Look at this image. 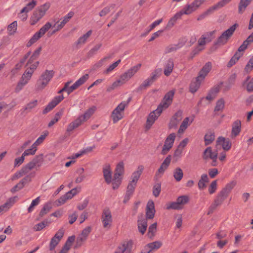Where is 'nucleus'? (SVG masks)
<instances>
[{
  "label": "nucleus",
  "instance_id": "obj_1",
  "mask_svg": "<svg viewBox=\"0 0 253 253\" xmlns=\"http://www.w3.org/2000/svg\"><path fill=\"white\" fill-rule=\"evenodd\" d=\"M43 161V155L41 154L36 156L30 162L22 167L21 169L15 174L16 178L28 173L32 169L41 166Z\"/></svg>",
  "mask_w": 253,
  "mask_h": 253
},
{
  "label": "nucleus",
  "instance_id": "obj_2",
  "mask_svg": "<svg viewBox=\"0 0 253 253\" xmlns=\"http://www.w3.org/2000/svg\"><path fill=\"white\" fill-rule=\"evenodd\" d=\"M50 7L49 3H45L37 7L32 12L30 18V25H35L39 22L45 15L46 11Z\"/></svg>",
  "mask_w": 253,
  "mask_h": 253
},
{
  "label": "nucleus",
  "instance_id": "obj_3",
  "mask_svg": "<svg viewBox=\"0 0 253 253\" xmlns=\"http://www.w3.org/2000/svg\"><path fill=\"white\" fill-rule=\"evenodd\" d=\"M54 75V72L53 70H45L40 76L38 80L35 88L37 90H42L43 89L51 80Z\"/></svg>",
  "mask_w": 253,
  "mask_h": 253
},
{
  "label": "nucleus",
  "instance_id": "obj_4",
  "mask_svg": "<svg viewBox=\"0 0 253 253\" xmlns=\"http://www.w3.org/2000/svg\"><path fill=\"white\" fill-rule=\"evenodd\" d=\"M234 186L235 183L234 182L227 184L225 187L218 194L216 199L213 202L212 208H214L215 207H218L221 205L227 198Z\"/></svg>",
  "mask_w": 253,
  "mask_h": 253
},
{
  "label": "nucleus",
  "instance_id": "obj_5",
  "mask_svg": "<svg viewBox=\"0 0 253 253\" xmlns=\"http://www.w3.org/2000/svg\"><path fill=\"white\" fill-rule=\"evenodd\" d=\"M131 100V98H129L126 101H123L119 104L117 107L113 111L111 115V118L114 123H117L123 117V112Z\"/></svg>",
  "mask_w": 253,
  "mask_h": 253
},
{
  "label": "nucleus",
  "instance_id": "obj_6",
  "mask_svg": "<svg viewBox=\"0 0 253 253\" xmlns=\"http://www.w3.org/2000/svg\"><path fill=\"white\" fill-rule=\"evenodd\" d=\"M238 26V24L235 23L229 29L223 32L221 36L217 39L216 44L219 45L226 44L232 36Z\"/></svg>",
  "mask_w": 253,
  "mask_h": 253
},
{
  "label": "nucleus",
  "instance_id": "obj_7",
  "mask_svg": "<svg viewBox=\"0 0 253 253\" xmlns=\"http://www.w3.org/2000/svg\"><path fill=\"white\" fill-rule=\"evenodd\" d=\"M189 201V197L186 195L178 197L175 202H171L167 205V210H180Z\"/></svg>",
  "mask_w": 253,
  "mask_h": 253
},
{
  "label": "nucleus",
  "instance_id": "obj_8",
  "mask_svg": "<svg viewBox=\"0 0 253 253\" xmlns=\"http://www.w3.org/2000/svg\"><path fill=\"white\" fill-rule=\"evenodd\" d=\"M175 93L174 90L168 92L164 96L162 102L158 106V110L163 112V110L168 108L171 104Z\"/></svg>",
  "mask_w": 253,
  "mask_h": 253
},
{
  "label": "nucleus",
  "instance_id": "obj_9",
  "mask_svg": "<svg viewBox=\"0 0 253 253\" xmlns=\"http://www.w3.org/2000/svg\"><path fill=\"white\" fill-rule=\"evenodd\" d=\"M217 155L218 154L216 151H212L211 148V147H209L207 148L204 151L203 154V158L206 160L209 159L212 160L211 165L212 166L215 167L217 165Z\"/></svg>",
  "mask_w": 253,
  "mask_h": 253
},
{
  "label": "nucleus",
  "instance_id": "obj_10",
  "mask_svg": "<svg viewBox=\"0 0 253 253\" xmlns=\"http://www.w3.org/2000/svg\"><path fill=\"white\" fill-rule=\"evenodd\" d=\"M88 79V75L85 74L78 79L73 85L69 86L71 82H68L65 83L66 86H67V92L68 94H70L75 89H77L80 85L84 84Z\"/></svg>",
  "mask_w": 253,
  "mask_h": 253
},
{
  "label": "nucleus",
  "instance_id": "obj_11",
  "mask_svg": "<svg viewBox=\"0 0 253 253\" xmlns=\"http://www.w3.org/2000/svg\"><path fill=\"white\" fill-rule=\"evenodd\" d=\"M101 221L104 228H110L113 218L110 211L108 209H104L101 215Z\"/></svg>",
  "mask_w": 253,
  "mask_h": 253
},
{
  "label": "nucleus",
  "instance_id": "obj_12",
  "mask_svg": "<svg viewBox=\"0 0 253 253\" xmlns=\"http://www.w3.org/2000/svg\"><path fill=\"white\" fill-rule=\"evenodd\" d=\"M176 137L174 133H170L166 138L161 153L163 155L166 154L172 148Z\"/></svg>",
  "mask_w": 253,
  "mask_h": 253
},
{
  "label": "nucleus",
  "instance_id": "obj_13",
  "mask_svg": "<svg viewBox=\"0 0 253 253\" xmlns=\"http://www.w3.org/2000/svg\"><path fill=\"white\" fill-rule=\"evenodd\" d=\"M206 0H194L190 4H186L183 8L185 10V15H189L197 10Z\"/></svg>",
  "mask_w": 253,
  "mask_h": 253
},
{
  "label": "nucleus",
  "instance_id": "obj_14",
  "mask_svg": "<svg viewBox=\"0 0 253 253\" xmlns=\"http://www.w3.org/2000/svg\"><path fill=\"white\" fill-rule=\"evenodd\" d=\"M63 99L64 96L63 95L55 96L43 110L42 113L43 114H47L62 101Z\"/></svg>",
  "mask_w": 253,
  "mask_h": 253
},
{
  "label": "nucleus",
  "instance_id": "obj_15",
  "mask_svg": "<svg viewBox=\"0 0 253 253\" xmlns=\"http://www.w3.org/2000/svg\"><path fill=\"white\" fill-rule=\"evenodd\" d=\"M63 235L64 230L63 229H60L51 239L49 244V249L50 251H52L55 249L62 238Z\"/></svg>",
  "mask_w": 253,
  "mask_h": 253
},
{
  "label": "nucleus",
  "instance_id": "obj_16",
  "mask_svg": "<svg viewBox=\"0 0 253 253\" xmlns=\"http://www.w3.org/2000/svg\"><path fill=\"white\" fill-rule=\"evenodd\" d=\"M162 112H160L158 110V107L157 109L153 111L149 115L147 118L146 127L149 129L152 125L154 123L155 121L158 119L159 116L161 115Z\"/></svg>",
  "mask_w": 253,
  "mask_h": 253
},
{
  "label": "nucleus",
  "instance_id": "obj_17",
  "mask_svg": "<svg viewBox=\"0 0 253 253\" xmlns=\"http://www.w3.org/2000/svg\"><path fill=\"white\" fill-rule=\"evenodd\" d=\"M102 172L105 182L107 184L111 183L112 180V170L109 164H105L103 166Z\"/></svg>",
  "mask_w": 253,
  "mask_h": 253
},
{
  "label": "nucleus",
  "instance_id": "obj_18",
  "mask_svg": "<svg viewBox=\"0 0 253 253\" xmlns=\"http://www.w3.org/2000/svg\"><path fill=\"white\" fill-rule=\"evenodd\" d=\"M182 112L180 110L176 112L171 118L169 123V127L170 128L176 127L179 122L182 119Z\"/></svg>",
  "mask_w": 253,
  "mask_h": 253
},
{
  "label": "nucleus",
  "instance_id": "obj_19",
  "mask_svg": "<svg viewBox=\"0 0 253 253\" xmlns=\"http://www.w3.org/2000/svg\"><path fill=\"white\" fill-rule=\"evenodd\" d=\"M162 245L160 241H155L150 243L145 246L144 249L141 252V253H150L152 251L158 250Z\"/></svg>",
  "mask_w": 253,
  "mask_h": 253
},
{
  "label": "nucleus",
  "instance_id": "obj_20",
  "mask_svg": "<svg viewBox=\"0 0 253 253\" xmlns=\"http://www.w3.org/2000/svg\"><path fill=\"white\" fill-rule=\"evenodd\" d=\"M146 219H153L155 216V213L156 212L155 209L154 203L153 201L149 200L147 204L146 209Z\"/></svg>",
  "mask_w": 253,
  "mask_h": 253
},
{
  "label": "nucleus",
  "instance_id": "obj_21",
  "mask_svg": "<svg viewBox=\"0 0 253 253\" xmlns=\"http://www.w3.org/2000/svg\"><path fill=\"white\" fill-rule=\"evenodd\" d=\"M91 227L90 226H87L84 228L81 234L77 239V243L79 246L82 245V242L85 241L87 239V236L91 232Z\"/></svg>",
  "mask_w": 253,
  "mask_h": 253
},
{
  "label": "nucleus",
  "instance_id": "obj_22",
  "mask_svg": "<svg viewBox=\"0 0 253 253\" xmlns=\"http://www.w3.org/2000/svg\"><path fill=\"white\" fill-rule=\"evenodd\" d=\"M217 145H221L225 151L229 150L232 146V143L229 139L223 137H219L216 140Z\"/></svg>",
  "mask_w": 253,
  "mask_h": 253
},
{
  "label": "nucleus",
  "instance_id": "obj_23",
  "mask_svg": "<svg viewBox=\"0 0 253 253\" xmlns=\"http://www.w3.org/2000/svg\"><path fill=\"white\" fill-rule=\"evenodd\" d=\"M138 228L139 231L142 234H144L147 228V220L143 217L142 214L139 216L138 219Z\"/></svg>",
  "mask_w": 253,
  "mask_h": 253
},
{
  "label": "nucleus",
  "instance_id": "obj_24",
  "mask_svg": "<svg viewBox=\"0 0 253 253\" xmlns=\"http://www.w3.org/2000/svg\"><path fill=\"white\" fill-rule=\"evenodd\" d=\"M171 161V156L169 155L162 163L161 166L159 168L157 172L156 175L161 177L164 173L165 171L167 169L170 164Z\"/></svg>",
  "mask_w": 253,
  "mask_h": 253
},
{
  "label": "nucleus",
  "instance_id": "obj_25",
  "mask_svg": "<svg viewBox=\"0 0 253 253\" xmlns=\"http://www.w3.org/2000/svg\"><path fill=\"white\" fill-rule=\"evenodd\" d=\"M211 63L208 62L205 64L199 73L198 79L204 80L211 69Z\"/></svg>",
  "mask_w": 253,
  "mask_h": 253
},
{
  "label": "nucleus",
  "instance_id": "obj_26",
  "mask_svg": "<svg viewBox=\"0 0 253 253\" xmlns=\"http://www.w3.org/2000/svg\"><path fill=\"white\" fill-rule=\"evenodd\" d=\"M18 197L14 196L10 198L6 203L0 206V214L7 211L16 201Z\"/></svg>",
  "mask_w": 253,
  "mask_h": 253
},
{
  "label": "nucleus",
  "instance_id": "obj_27",
  "mask_svg": "<svg viewBox=\"0 0 253 253\" xmlns=\"http://www.w3.org/2000/svg\"><path fill=\"white\" fill-rule=\"evenodd\" d=\"M136 184L129 182L127 187V190L125 196L124 203H126L127 202L131 196L132 195L135 190Z\"/></svg>",
  "mask_w": 253,
  "mask_h": 253
},
{
  "label": "nucleus",
  "instance_id": "obj_28",
  "mask_svg": "<svg viewBox=\"0 0 253 253\" xmlns=\"http://www.w3.org/2000/svg\"><path fill=\"white\" fill-rule=\"evenodd\" d=\"M243 86L248 93L253 92V77L248 76L243 82Z\"/></svg>",
  "mask_w": 253,
  "mask_h": 253
},
{
  "label": "nucleus",
  "instance_id": "obj_29",
  "mask_svg": "<svg viewBox=\"0 0 253 253\" xmlns=\"http://www.w3.org/2000/svg\"><path fill=\"white\" fill-rule=\"evenodd\" d=\"M241 122L240 121L237 120L235 121L232 126L231 137L235 138L241 132Z\"/></svg>",
  "mask_w": 253,
  "mask_h": 253
},
{
  "label": "nucleus",
  "instance_id": "obj_30",
  "mask_svg": "<svg viewBox=\"0 0 253 253\" xmlns=\"http://www.w3.org/2000/svg\"><path fill=\"white\" fill-rule=\"evenodd\" d=\"M174 67L173 61L172 59H169L166 63L164 66V73L166 76L170 75L173 71Z\"/></svg>",
  "mask_w": 253,
  "mask_h": 253
},
{
  "label": "nucleus",
  "instance_id": "obj_31",
  "mask_svg": "<svg viewBox=\"0 0 253 253\" xmlns=\"http://www.w3.org/2000/svg\"><path fill=\"white\" fill-rule=\"evenodd\" d=\"M144 168L142 166H139L137 170L133 172L131 175V180L130 181L132 183L137 184V182L141 175Z\"/></svg>",
  "mask_w": 253,
  "mask_h": 253
},
{
  "label": "nucleus",
  "instance_id": "obj_32",
  "mask_svg": "<svg viewBox=\"0 0 253 253\" xmlns=\"http://www.w3.org/2000/svg\"><path fill=\"white\" fill-rule=\"evenodd\" d=\"M193 120V118H191V119H190L189 117L185 118L180 126L178 132L183 133L187 127L192 123Z\"/></svg>",
  "mask_w": 253,
  "mask_h": 253
},
{
  "label": "nucleus",
  "instance_id": "obj_33",
  "mask_svg": "<svg viewBox=\"0 0 253 253\" xmlns=\"http://www.w3.org/2000/svg\"><path fill=\"white\" fill-rule=\"evenodd\" d=\"M202 81L203 80H201V79H198V77H197L196 80L191 83L189 87L190 91L192 93L196 92L200 87Z\"/></svg>",
  "mask_w": 253,
  "mask_h": 253
},
{
  "label": "nucleus",
  "instance_id": "obj_34",
  "mask_svg": "<svg viewBox=\"0 0 253 253\" xmlns=\"http://www.w3.org/2000/svg\"><path fill=\"white\" fill-rule=\"evenodd\" d=\"M38 105L37 100H33L26 104L24 107L22 109V112L26 111L27 112H30L32 109L35 108Z\"/></svg>",
  "mask_w": 253,
  "mask_h": 253
},
{
  "label": "nucleus",
  "instance_id": "obj_35",
  "mask_svg": "<svg viewBox=\"0 0 253 253\" xmlns=\"http://www.w3.org/2000/svg\"><path fill=\"white\" fill-rule=\"evenodd\" d=\"M172 174L174 179L177 182L180 181L183 177V171L182 169L179 167H177L174 169L172 172Z\"/></svg>",
  "mask_w": 253,
  "mask_h": 253
},
{
  "label": "nucleus",
  "instance_id": "obj_36",
  "mask_svg": "<svg viewBox=\"0 0 253 253\" xmlns=\"http://www.w3.org/2000/svg\"><path fill=\"white\" fill-rule=\"evenodd\" d=\"M209 182V178L207 174H203L199 180L198 186L200 190H203L206 187V183Z\"/></svg>",
  "mask_w": 253,
  "mask_h": 253
},
{
  "label": "nucleus",
  "instance_id": "obj_37",
  "mask_svg": "<svg viewBox=\"0 0 253 253\" xmlns=\"http://www.w3.org/2000/svg\"><path fill=\"white\" fill-rule=\"evenodd\" d=\"M250 3L251 0H240L238 6L239 13L243 14Z\"/></svg>",
  "mask_w": 253,
  "mask_h": 253
},
{
  "label": "nucleus",
  "instance_id": "obj_38",
  "mask_svg": "<svg viewBox=\"0 0 253 253\" xmlns=\"http://www.w3.org/2000/svg\"><path fill=\"white\" fill-rule=\"evenodd\" d=\"M124 172V166L123 162H120L116 166L115 173L114 177L116 178L120 177Z\"/></svg>",
  "mask_w": 253,
  "mask_h": 253
},
{
  "label": "nucleus",
  "instance_id": "obj_39",
  "mask_svg": "<svg viewBox=\"0 0 253 253\" xmlns=\"http://www.w3.org/2000/svg\"><path fill=\"white\" fill-rule=\"evenodd\" d=\"M219 91V87L218 86L213 87L209 92L208 95L206 96V99L208 100H211L213 99L216 97Z\"/></svg>",
  "mask_w": 253,
  "mask_h": 253
},
{
  "label": "nucleus",
  "instance_id": "obj_40",
  "mask_svg": "<svg viewBox=\"0 0 253 253\" xmlns=\"http://www.w3.org/2000/svg\"><path fill=\"white\" fill-rule=\"evenodd\" d=\"M215 139V135L214 132L210 131L207 132L204 137V141L206 145L211 144Z\"/></svg>",
  "mask_w": 253,
  "mask_h": 253
},
{
  "label": "nucleus",
  "instance_id": "obj_41",
  "mask_svg": "<svg viewBox=\"0 0 253 253\" xmlns=\"http://www.w3.org/2000/svg\"><path fill=\"white\" fill-rule=\"evenodd\" d=\"M42 36V35L39 31L36 32L27 42L26 44L27 46H31L33 44L36 42Z\"/></svg>",
  "mask_w": 253,
  "mask_h": 253
},
{
  "label": "nucleus",
  "instance_id": "obj_42",
  "mask_svg": "<svg viewBox=\"0 0 253 253\" xmlns=\"http://www.w3.org/2000/svg\"><path fill=\"white\" fill-rule=\"evenodd\" d=\"M92 33V31H88L86 34L79 38L78 41L76 42L77 45H83L85 43L87 39L90 37Z\"/></svg>",
  "mask_w": 253,
  "mask_h": 253
},
{
  "label": "nucleus",
  "instance_id": "obj_43",
  "mask_svg": "<svg viewBox=\"0 0 253 253\" xmlns=\"http://www.w3.org/2000/svg\"><path fill=\"white\" fill-rule=\"evenodd\" d=\"M63 110H61L55 114L54 117L49 122L48 124V126L49 127H51L55 123L58 122V121L60 119L61 116L63 115Z\"/></svg>",
  "mask_w": 253,
  "mask_h": 253
},
{
  "label": "nucleus",
  "instance_id": "obj_44",
  "mask_svg": "<svg viewBox=\"0 0 253 253\" xmlns=\"http://www.w3.org/2000/svg\"><path fill=\"white\" fill-rule=\"evenodd\" d=\"M225 107V100L223 98L218 99L214 108L215 112L221 111L223 110Z\"/></svg>",
  "mask_w": 253,
  "mask_h": 253
},
{
  "label": "nucleus",
  "instance_id": "obj_45",
  "mask_svg": "<svg viewBox=\"0 0 253 253\" xmlns=\"http://www.w3.org/2000/svg\"><path fill=\"white\" fill-rule=\"evenodd\" d=\"M232 0H221L217 3L215 5L209 9V11H213L218 8L223 7L224 5L228 3Z\"/></svg>",
  "mask_w": 253,
  "mask_h": 253
},
{
  "label": "nucleus",
  "instance_id": "obj_46",
  "mask_svg": "<svg viewBox=\"0 0 253 253\" xmlns=\"http://www.w3.org/2000/svg\"><path fill=\"white\" fill-rule=\"evenodd\" d=\"M242 55L241 53L236 52L228 62V67H230L235 64Z\"/></svg>",
  "mask_w": 253,
  "mask_h": 253
},
{
  "label": "nucleus",
  "instance_id": "obj_47",
  "mask_svg": "<svg viewBox=\"0 0 253 253\" xmlns=\"http://www.w3.org/2000/svg\"><path fill=\"white\" fill-rule=\"evenodd\" d=\"M242 55L241 53L236 52L228 62V67H230L235 64Z\"/></svg>",
  "mask_w": 253,
  "mask_h": 253
},
{
  "label": "nucleus",
  "instance_id": "obj_48",
  "mask_svg": "<svg viewBox=\"0 0 253 253\" xmlns=\"http://www.w3.org/2000/svg\"><path fill=\"white\" fill-rule=\"evenodd\" d=\"M242 55L241 53L236 52L228 62V67H230L235 64Z\"/></svg>",
  "mask_w": 253,
  "mask_h": 253
},
{
  "label": "nucleus",
  "instance_id": "obj_49",
  "mask_svg": "<svg viewBox=\"0 0 253 253\" xmlns=\"http://www.w3.org/2000/svg\"><path fill=\"white\" fill-rule=\"evenodd\" d=\"M122 245L124 247V250L126 252V253H130L133 246V242L132 241H124Z\"/></svg>",
  "mask_w": 253,
  "mask_h": 253
},
{
  "label": "nucleus",
  "instance_id": "obj_50",
  "mask_svg": "<svg viewBox=\"0 0 253 253\" xmlns=\"http://www.w3.org/2000/svg\"><path fill=\"white\" fill-rule=\"evenodd\" d=\"M36 4L37 1L32 0L31 2H28L22 9L28 14L29 12L34 8Z\"/></svg>",
  "mask_w": 253,
  "mask_h": 253
},
{
  "label": "nucleus",
  "instance_id": "obj_51",
  "mask_svg": "<svg viewBox=\"0 0 253 253\" xmlns=\"http://www.w3.org/2000/svg\"><path fill=\"white\" fill-rule=\"evenodd\" d=\"M32 75L33 74L31 73V72H29V70H26V71L22 74L20 80L27 84L31 79Z\"/></svg>",
  "mask_w": 253,
  "mask_h": 253
},
{
  "label": "nucleus",
  "instance_id": "obj_52",
  "mask_svg": "<svg viewBox=\"0 0 253 253\" xmlns=\"http://www.w3.org/2000/svg\"><path fill=\"white\" fill-rule=\"evenodd\" d=\"M95 110L96 107L95 106H93L86 110L84 114L81 115V116L84 119L85 121H86L93 115Z\"/></svg>",
  "mask_w": 253,
  "mask_h": 253
},
{
  "label": "nucleus",
  "instance_id": "obj_53",
  "mask_svg": "<svg viewBox=\"0 0 253 253\" xmlns=\"http://www.w3.org/2000/svg\"><path fill=\"white\" fill-rule=\"evenodd\" d=\"M48 133H49L47 131H44L43 134H42L33 144L37 147L38 146L43 142L46 137L48 135Z\"/></svg>",
  "mask_w": 253,
  "mask_h": 253
},
{
  "label": "nucleus",
  "instance_id": "obj_54",
  "mask_svg": "<svg viewBox=\"0 0 253 253\" xmlns=\"http://www.w3.org/2000/svg\"><path fill=\"white\" fill-rule=\"evenodd\" d=\"M37 150V147L34 146V144H32L31 148L25 150L22 154L24 156V157L34 155L35 154Z\"/></svg>",
  "mask_w": 253,
  "mask_h": 253
},
{
  "label": "nucleus",
  "instance_id": "obj_55",
  "mask_svg": "<svg viewBox=\"0 0 253 253\" xmlns=\"http://www.w3.org/2000/svg\"><path fill=\"white\" fill-rule=\"evenodd\" d=\"M17 23L16 21H13L9 24L7 28L8 34L10 35L14 34L17 30Z\"/></svg>",
  "mask_w": 253,
  "mask_h": 253
},
{
  "label": "nucleus",
  "instance_id": "obj_56",
  "mask_svg": "<svg viewBox=\"0 0 253 253\" xmlns=\"http://www.w3.org/2000/svg\"><path fill=\"white\" fill-rule=\"evenodd\" d=\"M141 64H138L128 69L127 72L128 74L132 77L140 69Z\"/></svg>",
  "mask_w": 253,
  "mask_h": 253
},
{
  "label": "nucleus",
  "instance_id": "obj_57",
  "mask_svg": "<svg viewBox=\"0 0 253 253\" xmlns=\"http://www.w3.org/2000/svg\"><path fill=\"white\" fill-rule=\"evenodd\" d=\"M42 48L39 47L38 49H37L33 53L32 55L29 59V60L28 61L27 65H29L31 64V63L35 60L37 59V58L38 57V56L40 55V53L41 52Z\"/></svg>",
  "mask_w": 253,
  "mask_h": 253
},
{
  "label": "nucleus",
  "instance_id": "obj_58",
  "mask_svg": "<svg viewBox=\"0 0 253 253\" xmlns=\"http://www.w3.org/2000/svg\"><path fill=\"white\" fill-rule=\"evenodd\" d=\"M51 209V207L50 204L47 203L45 204L40 212V215L41 217L44 216L50 211Z\"/></svg>",
  "mask_w": 253,
  "mask_h": 253
},
{
  "label": "nucleus",
  "instance_id": "obj_59",
  "mask_svg": "<svg viewBox=\"0 0 253 253\" xmlns=\"http://www.w3.org/2000/svg\"><path fill=\"white\" fill-rule=\"evenodd\" d=\"M40 202V197H38L35 199L33 200L32 201L31 204H30L29 207L28 208V212L30 213L34 209V207L37 205H38Z\"/></svg>",
  "mask_w": 253,
  "mask_h": 253
},
{
  "label": "nucleus",
  "instance_id": "obj_60",
  "mask_svg": "<svg viewBox=\"0 0 253 253\" xmlns=\"http://www.w3.org/2000/svg\"><path fill=\"white\" fill-rule=\"evenodd\" d=\"M123 84L121 81H120V80H118L114 82L111 85L108 86L107 88V91L108 92H110L115 88H117L118 87L122 85Z\"/></svg>",
  "mask_w": 253,
  "mask_h": 253
},
{
  "label": "nucleus",
  "instance_id": "obj_61",
  "mask_svg": "<svg viewBox=\"0 0 253 253\" xmlns=\"http://www.w3.org/2000/svg\"><path fill=\"white\" fill-rule=\"evenodd\" d=\"M102 46L101 43H98L94 46L88 52V56L91 57L97 53Z\"/></svg>",
  "mask_w": 253,
  "mask_h": 253
},
{
  "label": "nucleus",
  "instance_id": "obj_62",
  "mask_svg": "<svg viewBox=\"0 0 253 253\" xmlns=\"http://www.w3.org/2000/svg\"><path fill=\"white\" fill-rule=\"evenodd\" d=\"M157 224L156 222L149 226L148 234L150 237H152L154 236L157 230Z\"/></svg>",
  "mask_w": 253,
  "mask_h": 253
},
{
  "label": "nucleus",
  "instance_id": "obj_63",
  "mask_svg": "<svg viewBox=\"0 0 253 253\" xmlns=\"http://www.w3.org/2000/svg\"><path fill=\"white\" fill-rule=\"evenodd\" d=\"M121 59L117 60L113 64H111L104 71V73L108 74L109 73L112 72L115 68H116L119 64L121 62Z\"/></svg>",
  "mask_w": 253,
  "mask_h": 253
},
{
  "label": "nucleus",
  "instance_id": "obj_64",
  "mask_svg": "<svg viewBox=\"0 0 253 253\" xmlns=\"http://www.w3.org/2000/svg\"><path fill=\"white\" fill-rule=\"evenodd\" d=\"M253 69V56L250 58L247 64L245 67V71L247 73H250Z\"/></svg>",
  "mask_w": 253,
  "mask_h": 253
}]
</instances>
